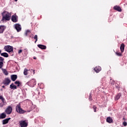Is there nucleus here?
Instances as JSON below:
<instances>
[{"label":"nucleus","instance_id":"obj_34","mask_svg":"<svg viewBox=\"0 0 127 127\" xmlns=\"http://www.w3.org/2000/svg\"><path fill=\"white\" fill-rule=\"evenodd\" d=\"M123 126H124V127H127V122H124L123 123Z\"/></svg>","mask_w":127,"mask_h":127},{"label":"nucleus","instance_id":"obj_21","mask_svg":"<svg viewBox=\"0 0 127 127\" xmlns=\"http://www.w3.org/2000/svg\"><path fill=\"white\" fill-rule=\"evenodd\" d=\"M5 118H6V115L5 113H3L0 115V120L1 119H5Z\"/></svg>","mask_w":127,"mask_h":127},{"label":"nucleus","instance_id":"obj_25","mask_svg":"<svg viewBox=\"0 0 127 127\" xmlns=\"http://www.w3.org/2000/svg\"><path fill=\"white\" fill-rule=\"evenodd\" d=\"M28 71V69H27V68H25L24 70V72H23L24 75H27V74H28L27 71Z\"/></svg>","mask_w":127,"mask_h":127},{"label":"nucleus","instance_id":"obj_12","mask_svg":"<svg viewBox=\"0 0 127 127\" xmlns=\"http://www.w3.org/2000/svg\"><path fill=\"white\" fill-rule=\"evenodd\" d=\"M101 70H102V68L99 66H97L94 68V70L95 72H96V73H99Z\"/></svg>","mask_w":127,"mask_h":127},{"label":"nucleus","instance_id":"obj_38","mask_svg":"<svg viewBox=\"0 0 127 127\" xmlns=\"http://www.w3.org/2000/svg\"><path fill=\"white\" fill-rule=\"evenodd\" d=\"M34 59H35V60H36V57H34Z\"/></svg>","mask_w":127,"mask_h":127},{"label":"nucleus","instance_id":"obj_13","mask_svg":"<svg viewBox=\"0 0 127 127\" xmlns=\"http://www.w3.org/2000/svg\"><path fill=\"white\" fill-rule=\"evenodd\" d=\"M113 8L115 9V10H117V11H119L120 12L122 11V8H121V7L119 6L116 5L113 7Z\"/></svg>","mask_w":127,"mask_h":127},{"label":"nucleus","instance_id":"obj_8","mask_svg":"<svg viewBox=\"0 0 127 127\" xmlns=\"http://www.w3.org/2000/svg\"><path fill=\"white\" fill-rule=\"evenodd\" d=\"M14 27L15 29L17 31V32H19L21 31V25L19 24H15L14 25Z\"/></svg>","mask_w":127,"mask_h":127},{"label":"nucleus","instance_id":"obj_7","mask_svg":"<svg viewBox=\"0 0 127 127\" xmlns=\"http://www.w3.org/2000/svg\"><path fill=\"white\" fill-rule=\"evenodd\" d=\"M5 113H6L7 115H10V114L12 113V107L10 106H8L5 110Z\"/></svg>","mask_w":127,"mask_h":127},{"label":"nucleus","instance_id":"obj_41","mask_svg":"<svg viewBox=\"0 0 127 127\" xmlns=\"http://www.w3.org/2000/svg\"><path fill=\"white\" fill-rule=\"evenodd\" d=\"M15 0V1H17L18 0Z\"/></svg>","mask_w":127,"mask_h":127},{"label":"nucleus","instance_id":"obj_4","mask_svg":"<svg viewBox=\"0 0 127 127\" xmlns=\"http://www.w3.org/2000/svg\"><path fill=\"white\" fill-rule=\"evenodd\" d=\"M19 125L20 127H27L28 123H27L26 120H24L19 121Z\"/></svg>","mask_w":127,"mask_h":127},{"label":"nucleus","instance_id":"obj_14","mask_svg":"<svg viewBox=\"0 0 127 127\" xmlns=\"http://www.w3.org/2000/svg\"><path fill=\"white\" fill-rule=\"evenodd\" d=\"M17 79V75L16 74H12L11 75V79L13 82H14L15 80Z\"/></svg>","mask_w":127,"mask_h":127},{"label":"nucleus","instance_id":"obj_15","mask_svg":"<svg viewBox=\"0 0 127 127\" xmlns=\"http://www.w3.org/2000/svg\"><path fill=\"white\" fill-rule=\"evenodd\" d=\"M10 89H11V90H16V89H17V86L14 85L13 83H11L10 85Z\"/></svg>","mask_w":127,"mask_h":127},{"label":"nucleus","instance_id":"obj_27","mask_svg":"<svg viewBox=\"0 0 127 127\" xmlns=\"http://www.w3.org/2000/svg\"><path fill=\"white\" fill-rule=\"evenodd\" d=\"M93 109L94 111V112L96 113V112H97V106H95V105H93Z\"/></svg>","mask_w":127,"mask_h":127},{"label":"nucleus","instance_id":"obj_16","mask_svg":"<svg viewBox=\"0 0 127 127\" xmlns=\"http://www.w3.org/2000/svg\"><path fill=\"white\" fill-rule=\"evenodd\" d=\"M106 122L109 124H112V123H113V119L110 117H108L106 119Z\"/></svg>","mask_w":127,"mask_h":127},{"label":"nucleus","instance_id":"obj_3","mask_svg":"<svg viewBox=\"0 0 127 127\" xmlns=\"http://www.w3.org/2000/svg\"><path fill=\"white\" fill-rule=\"evenodd\" d=\"M27 85H28V86H30V87H34V86L36 85V80L33 79L30 81H29L28 82H27Z\"/></svg>","mask_w":127,"mask_h":127},{"label":"nucleus","instance_id":"obj_30","mask_svg":"<svg viewBox=\"0 0 127 127\" xmlns=\"http://www.w3.org/2000/svg\"><path fill=\"white\" fill-rule=\"evenodd\" d=\"M29 33H30V30H28L26 31L25 35L27 36L28 34H29Z\"/></svg>","mask_w":127,"mask_h":127},{"label":"nucleus","instance_id":"obj_37","mask_svg":"<svg viewBox=\"0 0 127 127\" xmlns=\"http://www.w3.org/2000/svg\"><path fill=\"white\" fill-rule=\"evenodd\" d=\"M123 120H124V121H127V119H126L125 118H123Z\"/></svg>","mask_w":127,"mask_h":127},{"label":"nucleus","instance_id":"obj_10","mask_svg":"<svg viewBox=\"0 0 127 127\" xmlns=\"http://www.w3.org/2000/svg\"><path fill=\"white\" fill-rule=\"evenodd\" d=\"M10 82H11V81L10 80V79H9V78H5L3 82V84L4 85H6V86H7L9 85V83H10Z\"/></svg>","mask_w":127,"mask_h":127},{"label":"nucleus","instance_id":"obj_32","mask_svg":"<svg viewBox=\"0 0 127 127\" xmlns=\"http://www.w3.org/2000/svg\"><path fill=\"white\" fill-rule=\"evenodd\" d=\"M4 59L1 57H0V62H3Z\"/></svg>","mask_w":127,"mask_h":127},{"label":"nucleus","instance_id":"obj_1","mask_svg":"<svg viewBox=\"0 0 127 127\" xmlns=\"http://www.w3.org/2000/svg\"><path fill=\"white\" fill-rule=\"evenodd\" d=\"M2 15V20H4L5 21H9L10 20V17H11V14L9 12L4 11L1 13Z\"/></svg>","mask_w":127,"mask_h":127},{"label":"nucleus","instance_id":"obj_2","mask_svg":"<svg viewBox=\"0 0 127 127\" xmlns=\"http://www.w3.org/2000/svg\"><path fill=\"white\" fill-rule=\"evenodd\" d=\"M16 111L17 113H19V114H25V113H26V111L21 109V106L19 103L16 106Z\"/></svg>","mask_w":127,"mask_h":127},{"label":"nucleus","instance_id":"obj_11","mask_svg":"<svg viewBox=\"0 0 127 127\" xmlns=\"http://www.w3.org/2000/svg\"><path fill=\"white\" fill-rule=\"evenodd\" d=\"M6 27L3 25L0 26V34L3 33V31L5 30Z\"/></svg>","mask_w":127,"mask_h":127},{"label":"nucleus","instance_id":"obj_29","mask_svg":"<svg viewBox=\"0 0 127 127\" xmlns=\"http://www.w3.org/2000/svg\"><path fill=\"white\" fill-rule=\"evenodd\" d=\"M3 67V62H0V69H1Z\"/></svg>","mask_w":127,"mask_h":127},{"label":"nucleus","instance_id":"obj_18","mask_svg":"<svg viewBox=\"0 0 127 127\" xmlns=\"http://www.w3.org/2000/svg\"><path fill=\"white\" fill-rule=\"evenodd\" d=\"M120 50L121 51V53H123L124 51H125V44L122 43L120 46Z\"/></svg>","mask_w":127,"mask_h":127},{"label":"nucleus","instance_id":"obj_28","mask_svg":"<svg viewBox=\"0 0 127 127\" xmlns=\"http://www.w3.org/2000/svg\"><path fill=\"white\" fill-rule=\"evenodd\" d=\"M34 39H35V43H36V42H37V40H38L37 35H36L34 36Z\"/></svg>","mask_w":127,"mask_h":127},{"label":"nucleus","instance_id":"obj_42","mask_svg":"<svg viewBox=\"0 0 127 127\" xmlns=\"http://www.w3.org/2000/svg\"><path fill=\"white\" fill-rule=\"evenodd\" d=\"M39 94H40V92H38V94L39 95Z\"/></svg>","mask_w":127,"mask_h":127},{"label":"nucleus","instance_id":"obj_31","mask_svg":"<svg viewBox=\"0 0 127 127\" xmlns=\"http://www.w3.org/2000/svg\"><path fill=\"white\" fill-rule=\"evenodd\" d=\"M89 101H92L93 99H92V93H90L89 96Z\"/></svg>","mask_w":127,"mask_h":127},{"label":"nucleus","instance_id":"obj_5","mask_svg":"<svg viewBox=\"0 0 127 127\" xmlns=\"http://www.w3.org/2000/svg\"><path fill=\"white\" fill-rule=\"evenodd\" d=\"M4 49L7 52H13V47L10 46H5L4 48Z\"/></svg>","mask_w":127,"mask_h":127},{"label":"nucleus","instance_id":"obj_39","mask_svg":"<svg viewBox=\"0 0 127 127\" xmlns=\"http://www.w3.org/2000/svg\"><path fill=\"white\" fill-rule=\"evenodd\" d=\"M3 96L0 95V98H3Z\"/></svg>","mask_w":127,"mask_h":127},{"label":"nucleus","instance_id":"obj_24","mask_svg":"<svg viewBox=\"0 0 127 127\" xmlns=\"http://www.w3.org/2000/svg\"><path fill=\"white\" fill-rule=\"evenodd\" d=\"M3 73L5 76H7L8 75V72H7V71L5 69H2Z\"/></svg>","mask_w":127,"mask_h":127},{"label":"nucleus","instance_id":"obj_23","mask_svg":"<svg viewBox=\"0 0 127 127\" xmlns=\"http://www.w3.org/2000/svg\"><path fill=\"white\" fill-rule=\"evenodd\" d=\"M14 84L15 85H17V87H20V85H21V82H20L19 81H16L14 82Z\"/></svg>","mask_w":127,"mask_h":127},{"label":"nucleus","instance_id":"obj_40","mask_svg":"<svg viewBox=\"0 0 127 127\" xmlns=\"http://www.w3.org/2000/svg\"><path fill=\"white\" fill-rule=\"evenodd\" d=\"M1 53V50H0V54Z\"/></svg>","mask_w":127,"mask_h":127},{"label":"nucleus","instance_id":"obj_33","mask_svg":"<svg viewBox=\"0 0 127 127\" xmlns=\"http://www.w3.org/2000/svg\"><path fill=\"white\" fill-rule=\"evenodd\" d=\"M30 72L33 71V75H34V74H35V70L33 69H30Z\"/></svg>","mask_w":127,"mask_h":127},{"label":"nucleus","instance_id":"obj_26","mask_svg":"<svg viewBox=\"0 0 127 127\" xmlns=\"http://www.w3.org/2000/svg\"><path fill=\"white\" fill-rule=\"evenodd\" d=\"M116 55H117V56H122L123 55L122 53H121V52H116Z\"/></svg>","mask_w":127,"mask_h":127},{"label":"nucleus","instance_id":"obj_6","mask_svg":"<svg viewBox=\"0 0 127 127\" xmlns=\"http://www.w3.org/2000/svg\"><path fill=\"white\" fill-rule=\"evenodd\" d=\"M11 21L14 23H16L18 21V16H17L16 14H14L11 16Z\"/></svg>","mask_w":127,"mask_h":127},{"label":"nucleus","instance_id":"obj_19","mask_svg":"<svg viewBox=\"0 0 127 127\" xmlns=\"http://www.w3.org/2000/svg\"><path fill=\"white\" fill-rule=\"evenodd\" d=\"M38 47H39V48H40V49H43L44 50H45V49H46V46L43 45H38Z\"/></svg>","mask_w":127,"mask_h":127},{"label":"nucleus","instance_id":"obj_17","mask_svg":"<svg viewBox=\"0 0 127 127\" xmlns=\"http://www.w3.org/2000/svg\"><path fill=\"white\" fill-rule=\"evenodd\" d=\"M10 120V118H7L5 120H3L2 121V125H6V124H8V122Z\"/></svg>","mask_w":127,"mask_h":127},{"label":"nucleus","instance_id":"obj_35","mask_svg":"<svg viewBox=\"0 0 127 127\" xmlns=\"http://www.w3.org/2000/svg\"><path fill=\"white\" fill-rule=\"evenodd\" d=\"M22 53V50H19L18 52V54H20V53Z\"/></svg>","mask_w":127,"mask_h":127},{"label":"nucleus","instance_id":"obj_22","mask_svg":"<svg viewBox=\"0 0 127 127\" xmlns=\"http://www.w3.org/2000/svg\"><path fill=\"white\" fill-rule=\"evenodd\" d=\"M1 56H3V57H5L6 58H7L8 57V54L6 53H0Z\"/></svg>","mask_w":127,"mask_h":127},{"label":"nucleus","instance_id":"obj_9","mask_svg":"<svg viewBox=\"0 0 127 127\" xmlns=\"http://www.w3.org/2000/svg\"><path fill=\"white\" fill-rule=\"evenodd\" d=\"M0 99L2 101V102L0 103V108H2L4 105H6V101H5V99L3 97L2 98L0 97Z\"/></svg>","mask_w":127,"mask_h":127},{"label":"nucleus","instance_id":"obj_36","mask_svg":"<svg viewBox=\"0 0 127 127\" xmlns=\"http://www.w3.org/2000/svg\"><path fill=\"white\" fill-rule=\"evenodd\" d=\"M2 87V88H4V89H5V86L4 85H3Z\"/></svg>","mask_w":127,"mask_h":127},{"label":"nucleus","instance_id":"obj_20","mask_svg":"<svg viewBox=\"0 0 127 127\" xmlns=\"http://www.w3.org/2000/svg\"><path fill=\"white\" fill-rule=\"evenodd\" d=\"M122 97V94L121 93H118L116 96L115 97V99L116 101H118Z\"/></svg>","mask_w":127,"mask_h":127}]
</instances>
